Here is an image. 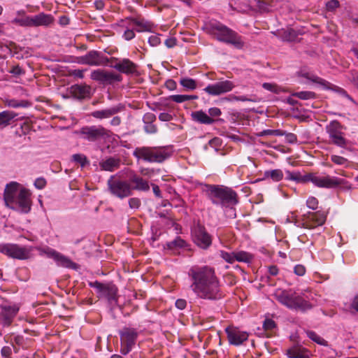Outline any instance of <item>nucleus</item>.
I'll list each match as a JSON object with an SVG mask.
<instances>
[{
  "label": "nucleus",
  "mask_w": 358,
  "mask_h": 358,
  "mask_svg": "<svg viewBox=\"0 0 358 358\" xmlns=\"http://www.w3.org/2000/svg\"><path fill=\"white\" fill-rule=\"evenodd\" d=\"M190 287L200 299L219 300L224 296L215 270L209 266H192L188 271Z\"/></svg>",
  "instance_id": "obj_1"
},
{
  "label": "nucleus",
  "mask_w": 358,
  "mask_h": 358,
  "mask_svg": "<svg viewBox=\"0 0 358 358\" xmlns=\"http://www.w3.org/2000/svg\"><path fill=\"white\" fill-rule=\"evenodd\" d=\"M202 29L213 39L232 45L236 49L241 50L245 46V43L243 36L220 21H207L203 24Z\"/></svg>",
  "instance_id": "obj_2"
},
{
  "label": "nucleus",
  "mask_w": 358,
  "mask_h": 358,
  "mask_svg": "<svg viewBox=\"0 0 358 358\" xmlns=\"http://www.w3.org/2000/svg\"><path fill=\"white\" fill-rule=\"evenodd\" d=\"M20 184L17 182H11L7 184L3 193V199L6 206L27 213L31 207V193L25 189H19Z\"/></svg>",
  "instance_id": "obj_3"
},
{
  "label": "nucleus",
  "mask_w": 358,
  "mask_h": 358,
  "mask_svg": "<svg viewBox=\"0 0 358 358\" xmlns=\"http://www.w3.org/2000/svg\"><path fill=\"white\" fill-rule=\"evenodd\" d=\"M203 191L213 204L233 208L239 202L238 194L231 188L220 185H205Z\"/></svg>",
  "instance_id": "obj_4"
},
{
  "label": "nucleus",
  "mask_w": 358,
  "mask_h": 358,
  "mask_svg": "<svg viewBox=\"0 0 358 358\" xmlns=\"http://www.w3.org/2000/svg\"><path fill=\"white\" fill-rule=\"evenodd\" d=\"M275 299L289 309L306 312L313 308L312 304L295 292L282 290L275 294Z\"/></svg>",
  "instance_id": "obj_5"
},
{
  "label": "nucleus",
  "mask_w": 358,
  "mask_h": 358,
  "mask_svg": "<svg viewBox=\"0 0 358 358\" xmlns=\"http://www.w3.org/2000/svg\"><path fill=\"white\" fill-rule=\"evenodd\" d=\"M133 155L150 163H162L170 157L171 152L166 148L141 147L134 150Z\"/></svg>",
  "instance_id": "obj_6"
},
{
  "label": "nucleus",
  "mask_w": 358,
  "mask_h": 358,
  "mask_svg": "<svg viewBox=\"0 0 358 358\" xmlns=\"http://www.w3.org/2000/svg\"><path fill=\"white\" fill-rule=\"evenodd\" d=\"M109 193L120 199H124L132 195V188L129 180L120 178L117 175L111 176L107 180Z\"/></svg>",
  "instance_id": "obj_7"
},
{
  "label": "nucleus",
  "mask_w": 358,
  "mask_h": 358,
  "mask_svg": "<svg viewBox=\"0 0 358 358\" xmlns=\"http://www.w3.org/2000/svg\"><path fill=\"white\" fill-rule=\"evenodd\" d=\"M32 248L15 243H0V253L13 259L25 260L31 258Z\"/></svg>",
  "instance_id": "obj_8"
},
{
  "label": "nucleus",
  "mask_w": 358,
  "mask_h": 358,
  "mask_svg": "<svg viewBox=\"0 0 358 358\" xmlns=\"http://www.w3.org/2000/svg\"><path fill=\"white\" fill-rule=\"evenodd\" d=\"M343 126L338 121L333 120L326 126V131L329 135L330 143L341 148H346L348 140L345 138V134L342 131Z\"/></svg>",
  "instance_id": "obj_9"
},
{
  "label": "nucleus",
  "mask_w": 358,
  "mask_h": 358,
  "mask_svg": "<svg viewBox=\"0 0 358 358\" xmlns=\"http://www.w3.org/2000/svg\"><path fill=\"white\" fill-rule=\"evenodd\" d=\"M79 134L83 139L91 142L106 139L111 135L110 130L101 125L83 127L79 131Z\"/></svg>",
  "instance_id": "obj_10"
},
{
  "label": "nucleus",
  "mask_w": 358,
  "mask_h": 358,
  "mask_svg": "<svg viewBox=\"0 0 358 358\" xmlns=\"http://www.w3.org/2000/svg\"><path fill=\"white\" fill-rule=\"evenodd\" d=\"M308 182H311L316 187L322 188H333L345 183V180L342 178L330 176H318L315 173H308Z\"/></svg>",
  "instance_id": "obj_11"
},
{
  "label": "nucleus",
  "mask_w": 358,
  "mask_h": 358,
  "mask_svg": "<svg viewBox=\"0 0 358 358\" xmlns=\"http://www.w3.org/2000/svg\"><path fill=\"white\" fill-rule=\"evenodd\" d=\"M192 235L194 243L202 249H207L212 243L211 236L199 222L192 227Z\"/></svg>",
  "instance_id": "obj_12"
},
{
  "label": "nucleus",
  "mask_w": 358,
  "mask_h": 358,
  "mask_svg": "<svg viewBox=\"0 0 358 358\" xmlns=\"http://www.w3.org/2000/svg\"><path fill=\"white\" fill-rule=\"evenodd\" d=\"M108 66L127 75H133L138 72V65L127 58L120 59L110 57Z\"/></svg>",
  "instance_id": "obj_13"
},
{
  "label": "nucleus",
  "mask_w": 358,
  "mask_h": 358,
  "mask_svg": "<svg viewBox=\"0 0 358 358\" xmlns=\"http://www.w3.org/2000/svg\"><path fill=\"white\" fill-rule=\"evenodd\" d=\"M79 62L90 66H106L110 63V58L104 56L101 52L90 50L79 57Z\"/></svg>",
  "instance_id": "obj_14"
},
{
  "label": "nucleus",
  "mask_w": 358,
  "mask_h": 358,
  "mask_svg": "<svg viewBox=\"0 0 358 358\" xmlns=\"http://www.w3.org/2000/svg\"><path fill=\"white\" fill-rule=\"evenodd\" d=\"M91 79L98 81L103 85H113L115 83L120 82L122 80V76L112 71H107L103 69H96L92 71Z\"/></svg>",
  "instance_id": "obj_15"
},
{
  "label": "nucleus",
  "mask_w": 358,
  "mask_h": 358,
  "mask_svg": "<svg viewBox=\"0 0 358 358\" xmlns=\"http://www.w3.org/2000/svg\"><path fill=\"white\" fill-rule=\"evenodd\" d=\"M90 286L96 289L99 297L106 298L109 301H116L117 289L115 285L94 281L90 282Z\"/></svg>",
  "instance_id": "obj_16"
},
{
  "label": "nucleus",
  "mask_w": 358,
  "mask_h": 358,
  "mask_svg": "<svg viewBox=\"0 0 358 358\" xmlns=\"http://www.w3.org/2000/svg\"><path fill=\"white\" fill-rule=\"evenodd\" d=\"M327 215L324 212L317 211L315 213L308 212L303 215V225L308 229H313L324 224Z\"/></svg>",
  "instance_id": "obj_17"
},
{
  "label": "nucleus",
  "mask_w": 358,
  "mask_h": 358,
  "mask_svg": "<svg viewBox=\"0 0 358 358\" xmlns=\"http://www.w3.org/2000/svg\"><path fill=\"white\" fill-rule=\"evenodd\" d=\"M235 87L233 82L226 80L208 85L203 90L211 96H218L231 91Z\"/></svg>",
  "instance_id": "obj_18"
},
{
  "label": "nucleus",
  "mask_w": 358,
  "mask_h": 358,
  "mask_svg": "<svg viewBox=\"0 0 358 358\" xmlns=\"http://www.w3.org/2000/svg\"><path fill=\"white\" fill-rule=\"evenodd\" d=\"M225 331L229 343L234 345H239L248 338V334L246 331H241L235 327H228Z\"/></svg>",
  "instance_id": "obj_19"
},
{
  "label": "nucleus",
  "mask_w": 358,
  "mask_h": 358,
  "mask_svg": "<svg viewBox=\"0 0 358 358\" xmlns=\"http://www.w3.org/2000/svg\"><path fill=\"white\" fill-rule=\"evenodd\" d=\"M129 182L131 185L132 192L134 190L139 192H148L150 189V185L148 180L143 178L133 171H131L129 173Z\"/></svg>",
  "instance_id": "obj_20"
},
{
  "label": "nucleus",
  "mask_w": 358,
  "mask_h": 358,
  "mask_svg": "<svg viewBox=\"0 0 358 358\" xmlns=\"http://www.w3.org/2000/svg\"><path fill=\"white\" fill-rule=\"evenodd\" d=\"M1 313L0 315L3 317L4 325H10L19 311V307L17 305H1L0 306Z\"/></svg>",
  "instance_id": "obj_21"
},
{
  "label": "nucleus",
  "mask_w": 358,
  "mask_h": 358,
  "mask_svg": "<svg viewBox=\"0 0 358 358\" xmlns=\"http://www.w3.org/2000/svg\"><path fill=\"white\" fill-rule=\"evenodd\" d=\"M124 107L122 105L119 104L114 106L110 108H108L103 110H95L91 113V115L96 119L102 120L109 118L114 115L118 113L123 110Z\"/></svg>",
  "instance_id": "obj_22"
},
{
  "label": "nucleus",
  "mask_w": 358,
  "mask_h": 358,
  "mask_svg": "<svg viewBox=\"0 0 358 358\" xmlns=\"http://www.w3.org/2000/svg\"><path fill=\"white\" fill-rule=\"evenodd\" d=\"M54 21L55 19L52 15L44 13L31 17V27H48L52 24Z\"/></svg>",
  "instance_id": "obj_23"
},
{
  "label": "nucleus",
  "mask_w": 358,
  "mask_h": 358,
  "mask_svg": "<svg viewBox=\"0 0 358 358\" xmlns=\"http://www.w3.org/2000/svg\"><path fill=\"white\" fill-rule=\"evenodd\" d=\"M70 93L73 97L78 99L90 98L91 95V87L87 85H73L70 88Z\"/></svg>",
  "instance_id": "obj_24"
},
{
  "label": "nucleus",
  "mask_w": 358,
  "mask_h": 358,
  "mask_svg": "<svg viewBox=\"0 0 358 358\" xmlns=\"http://www.w3.org/2000/svg\"><path fill=\"white\" fill-rule=\"evenodd\" d=\"M121 343L134 345L136 341L138 333L135 329L124 327L120 332Z\"/></svg>",
  "instance_id": "obj_25"
},
{
  "label": "nucleus",
  "mask_w": 358,
  "mask_h": 358,
  "mask_svg": "<svg viewBox=\"0 0 358 358\" xmlns=\"http://www.w3.org/2000/svg\"><path fill=\"white\" fill-rule=\"evenodd\" d=\"M127 21H129L132 24L136 26L137 28L136 30L138 32L150 31L152 26V24L150 22L145 20L143 18L127 17L124 20H122V22L124 23Z\"/></svg>",
  "instance_id": "obj_26"
},
{
  "label": "nucleus",
  "mask_w": 358,
  "mask_h": 358,
  "mask_svg": "<svg viewBox=\"0 0 358 358\" xmlns=\"http://www.w3.org/2000/svg\"><path fill=\"white\" fill-rule=\"evenodd\" d=\"M121 160L119 157H108L99 163L101 170L113 172L120 166Z\"/></svg>",
  "instance_id": "obj_27"
},
{
  "label": "nucleus",
  "mask_w": 358,
  "mask_h": 358,
  "mask_svg": "<svg viewBox=\"0 0 358 358\" xmlns=\"http://www.w3.org/2000/svg\"><path fill=\"white\" fill-rule=\"evenodd\" d=\"M17 113L13 110H3L0 113V128H5L11 124Z\"/></svg>",
  "instance_id": "obj_28"
},
{
  "label": "nucleus",
  "mask_w": 358,
  "mask_h": 358,
  "mask_svg": "<svg viewBox=\"0 0 358 358\" xmlns=\"http://www.w3.org/2000/svg\"><path fill=\"white\" fill-rule=\"evenodd\" d=\"M192 117L194 121L200 124H212L215 122V120L208 116L203 110H197L193 112L192 113Z\"/></svg>",
  "instance_id": "obj_29"
},
{
  "label": "nucleus",
  "mask_w": 358,
  "mask_h": 358,
  "mask_svg": "<svg viewBox=\"0 0 358 358\" xmlns=\"http://www.w3.org/2000/svg\"><path fill=\"white\" fill-rule=\"evenodd\" d=\"M186 246V242L179 236L166 243L167 249L173 252H176L179 249L184 248Z\"/></svg>",
  "instance_id": "obj_30"
},
{
  "label": "nucleus",
  "mask_w": 358,
  "mask_h": 358,
  "mask_svg": "<svg viewBox=\"0 0 358 358\" xmlns=\"http://www.w3.org/2000/svg\"><path fill=\"white\" fill-rule=\"evenodd\" d=\"M300 74L303 78L308 79L313 83L320 84L324 86V87L329 88V85H331L330 83L309 72L301 71Z\"/></svg>",
  "instance_id": "obj_31"
},
{
  "label": "nucleus",
  "mask_w": 358,
  "mask_h": 358,
  "mask_svg": "<svg viewBox=\"0 0 358 358\" xmlns=\"http://www.w3.org/2000/svg\"><path fill=\"white\" fill-rule=\"evenodd\" d=\"M18 15H23L22 17H15L11 22L14 24H17L22 27H31V17L25 16V12L24 10L17 11Z\"/></svg>",
  "instance_id": "obj_32"
},
{
  "label": "nucleus",
  "mask_w": 358,
  "mask_h": 358,
  "mask_svg": "<svg viewBox=\"0 0 358 358\" xmlns=\"http://www.w3.org/2000/svg\"><path fill=\"white\" fill-rule=\"evenodd\" d=\"M283 172L280 169L268 170L264 171V179H271L273 182H279L283 178Z\"/></svg>",
  "instance_id": "obj_33"
},
{
  "label": "nucleus",
  "mask_w": 358,
  "mask_h": 358,
  "mask_svg": "<svg viewBox=\"0 0 358 358\" xmlns=\"http://www.w3.org/2000/svg\"><path fill=\"white\" fill-rule=\"evenodd\" d=\"M4 103L6 106L10 108H27L30 106V103L28 101L26 100H17L15 99H6L4 101Z\"/></svg>",
  "instance_id": "obj_34"
},
{
  "label": "nucleus",
  "mask_w": 358,
  "mask_h": 358,
  "mask_svg": "<svg viewBox=\"0 0 358 358\" xmlns=\"http://www.w3.org/2000/svg\"><path fill=\"white\" fill-rule=\"evenodd\" d=\"M288 180H294L297 182L306 183L308 182V173L306 175H301L299 172H287Z\"/></svg>",
  "instance_id": "obj_35"
},
{
  "label": "nucleus",
  "mask_w": 358,
  "mask_h": 358,
  "mask_svg": "<svg viewBox=\"0 0 358 358\" xmlns=\"http://www.w3.org/2000/svg\"><path fill=\"white\" fill-rule=\"evenodd\" d=\"M55 261L57 262V264L59 266L66 267V268H75L76 265L71 259H69V258L64 256L63 255H62L59 252L57 255Z\"/></svg>",
  "instance_id": "obj_36"
},
{
  "label": "nucleus",
  "mask_w": 358,
  "mask_h": 358,
  "mask_svg": "<svg viewBox=\"0 0 358 358\" xmlns=\"http://www.w3.org/2000/svg\"><path fill=\"white\" fill-rule=\"evenodd\" d=\"M280 36L281 39L284 41L292 42L295 41L297 38V34L296 31L292 29H287L286 30H282L280 33Z\"/></svg>",
  "instance_id": "obj_37"
},
{
  "label": "nucleus",
  "mask_w": 358,
  "mask_h": 358,
  "mask_svg": "<svg viewBox=\"0 0 358 358\" xmlns=\"http://www.w3.org/2000/svg\"><path fill=\"white\" fill-rule=\"evenodd\" d=\"M306 334L310 340L315 342L316 343L323 346L328 345V342L325 341L323 338H322L320 336H319L317 334H316L315 331L308 330L306 331Z\"/></svg>",
  "instance_id": "obj_38"
},
{
  "label": "nucleus",
  "mask_w": 358,
  "mask_h": 358,
  "mask_svg": "<svg viewBox=\"0 0 358 358\" xmlns=\"http://www.w3.org/2000/svg\"><path fill=\"white\" fill-rule=\"evenodd\" d=\"M198 96L196 95H186V94H176L171 95L169 97V99L176 102V103H182L187 101L197 99Z\"/></svg>",
  "instance_id": "obj_39"
},
{
  "label": "nucleus",
  "mask_w": 358,
  "mask_h": 358,
  "mask_svg": "<svg viewBox=\"0 0 358 358\" xmlns=\"http://www.w3.org/2000/svg\"><path fill=\"white\" fill-rule=\"evenodd\" d=\"M180 84L187 90H194L197 87L196 80L189 78H182L180 80Z\"/></svg>",
  "instance_id": "obj_40"
},
{
  "label": "nucleus",
  "mask_w": 358,
  "mask_h": 358,
  "mask_svg": "<svg viewBox=\"0 0 358 358\" xmlns=\"http://www.w3.org/2000/svg\"><path fill=\"white\" fill-rule=\"evenodd\" d=\"M292 95L302 100L314 99L317 97L316 94L311 91L297 92L293 93Z\"/></svg>",
  "instance_id": "obj_41"
},
{
  "label": "nucleus",
  "mask_w": 358,
  "mask_h": 358,
  "mask_svg": "<svg viewBox=\"0 0 358 358\" xmlns=\"http://www.w3.org/2000/svg\"><path fill=\"white\" fill-rule=\"evenodd\" d=\"M235 259L237 262L249 263L252 259V256L245 251L235 252Z\"/></svg>",
  "instance_id": "obj_42"
},
{
  "label": "nucleus",
  "mask_w": 358,
  "mask_h": 358,
  "mask_svg": "<svg viewBox=\"0 0 358 358\" xmlns=\"http://www.w3.org/2000/svg\"><path fill=\"white\" fill-rule=\"evenodd\" d=\"M286 355L289 358H310L308 355L303 354L301 350L296 348L288 349Z\"/></svg>",
  "instance_id": "obj_43"
},
{
  "label": "nucleus",
  "mask_w": 358,
  "mask_h": 358,
  "mask_svg": "<svg viewBox=\"0 0 358 358\" xmlns=\"http://www.w3.org/2000/svg\"><path fill=\"white\" fill-rule=\"evenodd\" d=\"M13 350L17 352V348L14 344L10 343L9 345L4 346L1 348V355L3 358H11Z\"/></svg>",
  "instance_id": "obj_44"
},
{
  "label": "nucleus",
  "mask_w": 358,
  "mask_h": 358,
  "mask_svg": "<svg viewBox=\"0 0 358 358\" xmlns=\"http://www.w3.org/2000/svg\"><path fill=\"white\" fill-rule=\"evenodd\" d=\"M331 161L335 164L345 166L346 167L348 166L349 164L348 159L337 155H332L331 156Z\"/></svg>",
  "instance_id": "obj_45"
},
{
  "label": "nucleus",
  "mask_w": 358,
  "mask_h": 358,
  "mask_svg": "<svg viewBox=\"0 0 358 358\" xmlns=\"http://www.w3.org/2000/svg\"><path fill=\"white\" fill-rule=\"evenodd\" d=\"M285 134V131L280 130V129H265L261 131L259 134H258L259 136H283Z\"/></svg>",
  "instance_id": "obj_46"
},
{
  "label": "nucleus",
  "mask_w": 358,
  "mask_h": 358,
  "mask_svg": "<svg viewBox=\"0 0 358 358\" xmlns=\"http://www.w3.org/2000/svg\"><path fill=\"white\" fill-rule=\"evenodd\" d=\"M72 159L75 162L80 164L82 167L89 164L87 157L83 154H74Z\"/></svg>",
  "instance_id": "obj_47"
},
{
  "label": "nucleus",
  "mask_w": 358,
  "mask_h": 358,
  "mask_svg": "<svg viewBox=\"0 0 358 358\" xmlns=\"http://www.w3.org/2000/svg\"><path fill=\"white\" fill-rule=\"evenodd\" d=\"M220 257L227 262L233 264L235 262V252H228L226 251H220Z\"/></svg>",
  "instance_id": "obj_48"
},
{
  "label": "nucleus",
  "mask_w": 358,
  "mask_h": 358,
  "mask_svg": "<svg viewBox=\"0 0 358 358\" xmlns=\"http://www.w3.org/2000/svg\"><path fill=\"white\" fill-rule=\"evenodd\" d=\"M262 87L264 89L276 94L280 92V88L275 84L264 83H263Z\"/></svg>",
  "instance_id": "obj_49"
},
{
  "label": "nucleus",
  "mask_w": 358,
  "mask_h": 358,
  "mask_svg": "<svg viewBox=\"0 0 358 358\" xmlns=\"http://www.w3.org/2000/svg\"><path fill=\"white\" fill-rule=\"evenodd\" d=\"M257 6L259 9V10L262 12H268L270 11L271 8L272 7V6L270 3L266 2L264 0H258Z\"/></svg>",
  "instance_id": "obj_50"
},
{
  "label": "nucleus",
  "mask_w": 358,
  "mask_h": 358,
  "mask_svg": "<svg viewBox=\"0 0 358 358\" xmlns=\"http://www.w3.org/2000/svg\"><path fill=\"white\" fill-rule=\"evenodd\" d=\"M141 205V199L137 197H132L129 199V206L131 209H138Z\"/></svg>",
  "instance_id": "obj_51"
},
{
  "label": "nucleus",
  "mask_w": 358,
  "mask_h": 358,
  "mask_svg": "<svg viewBox=\"0 0 358 358\" xmlns=\"http://www.w3.org/2000/svg\"><path fill=\"white\" fill-rule=\"evenodd\" d=\"M340 6L338 0H330L326 3V8L328 11H334Z\"/></svg>",
  "instance_id": "obj_52"
},
{
  "label": "nucleus",
  "mask_w": 358,
  "mask_h": 358,
  "mask_svg": "<svg viewBox=\"0 0 358 358\" xmlns=\"http://www.w3.org/2000/svg\"><path fill=\"white\" fill-rule=\"evenodd\" d=\"M306 205L309 208L315 210L318 206V200L315 197L310 196L307 199Z\"/></svg>",
  "instance_id": "obj_53"
},
{
  "label": "nucleus",
  "mask_w": 358,
  "mask_h": 358,
  "mask_svg": "<svg viewBox=\"0 0 358 358\" xmlns=\"http://www.w3.org/2000/svg\"><path fill=\"white\" fill-rule=\"evenodd\" d=\"M349 80L353 83L354 85L358 87V72L356 71H351L348 75Z\"/></svg>",
  "instance_id": "obj_54"
},
{
  "label": "nucleus",
  "mask_w": 358,
  "mask_h": 358,
  "mask_svg": "<svg viewBox=\"0 0 358 358\" xmlns=\"http://www.w3.org/2000/svg\"><path fill=\"white\" fill-rule=\"evenodd\" d=\"M275 322L271 319H266L263 323V327L266 331L272 330L275 329Z\"/></svg>",
  "instance_id": "obj_55"
},
{
  "label": "nucleus",
  "mask_w": 358,
  "mask_h": 358,
  "mask_svg": "<svg viewBox=\"0 0 358 358\" xmlns=\"http://www.w3.org/2000/svg\"><path fill=\"white\" fill-rule=\"evenodd\" d=\"M156 120V116L152 113H147L143 115V121L144 124H150Z\"/></svg>",
  "instance_id": "obj_56"
},
{
  "label": "nucleus",
  "mask_w": 358,
  "mask_h": 358,
  "mask_svg": "<svg viewBox=\"0 0 358 358\" xmlns=\"http://www.w3.org/2000/svg\"><path fill=\"white\" fill-rule=\"evenodd\" d=\"M285 137V141L288 143H295L297 141V136L296 134L293 133H287L285 131V134L283 135Z\"/></svg>",
  "instance_id": "obj_57"
},
{
  "label": "nucleus",
  "mask_w": 358,
  "mask_h": 358,
  "mask_svg": "<svg viewBox=\"0 0 358 358\" xmlns=\"http://www.w3.org/2000/svg\"><path fill=\"white\" fill-rule=\"evenodd\" d=\"M350 310L352 313H358V295H356L350 306Z\"/></svg>",
  "instance_id": "obj_58"
},
{
  "label": "nucleus",
  "mask_w": 358,
  "mask_h": 358,
  "mask_svg": "<svg viewBox=\"0 0 358 358\" xmlns=\"http://www.w3.org/2000/svg\"><path fill=\"white\" fill-rule=\"evenodd\" d=\"M148 43L151 46H157L160 44L161 40L158 35H152L148 38Z\"/></svg>",
  "instance_id": "obj_59"
},
{
  "label": "nucleus",
  "mask_w": 358,
  "mask_h": 358,
  "mask_svg": "<svg viewBox=\"0 0 358 358\" xmlns=\"http://www.w3.org/2000/svg\"><path fill=\"white\" fill-rule=\"evenodd\" d=\"M135 36L136 34L134 33V31L129 28H127L123 34V38L127 41H130L133 39L135 37Z\"/></svg>",
  "instance_id": "obj_60"
},
{
  "label": "nucleus",
  "mask_w": 358,
  "mask_h": 358,
  "mask_svg": "<svg viewBox=\"0 0 358 358\" xmlns=\"http://www.w3.org/2000/svg\"><path fill=\"white\" fill-rule=\"evenodd\" d=\"M43 252L47 255L48 257L52 258L54 260H55L57 255L59 254L58 252H57L55 250L46 248L43 250Z\"/></svg>",
  "instance_id": "obj_61"
},
{
  "label": "nucleus",
  "mask_w": 358,
  "mask_h": 358,
  "mask_svg": "<svg viewBox=\"0 0 358 358\" xmlns=\"http://www.w3.org/2000/svg\"><path fill=\"white\" fill-rule=\"evenodd\" d=\"M294 272L297 275L303 276L306 273V268L301 264H297L294 266Z\"/></svg>",
  "instance_id": "obj_62"
},
{
  "label": "nucleus",
  "mask_w": 358,
  "mask_h": 358,
  "mask_svg": "<svg viewBox=\"0 0 358 358\" xmlns=\"http://www.w3.org/2000/svg\"><path fill=\"white\" fill-rule=\"evenodd\" d=\"M208 113H209L208 116L213 118V117H219L220 115H221L222 112L219 108L213 107V108H209Z\"/></svg>",
  "instance_id": "obj_63"
},
{
  "label": "nucleus",
  "mask_w": 358,
  "mask_h": 358,
  "mask_svg": "<svg viewBox=\"0 0 358 358\" xmlns=\"http://www.w3.org/2000/svg\"><path fill=\"white\" fill-rule=\"evenodd\" d=\"M35 187L38 189H42L46 185V180L43 178H38L34 182Z\"/></svg>",
  "instance_id": "obj_64"
}]
</instances>
